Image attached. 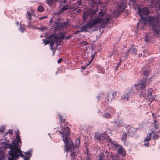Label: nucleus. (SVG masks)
Segmentation results:
<instances>
[{"label": "nucleus", "instance_id": "1", "mask_svg": "<svg viewBox=\"0 0 160 160\" xmlns=\"http://www.w3.org/2000/svg\"><path fill=\"white\" fill-rule=\"evenodd\" d=\"M16 137L17 140L12 141L11 144H8L9 141L7 140L5 148H10V150L8 152V160H16L19 156L24 158V160H29L31 156L32 150H30L28 152H23L24 154L22 153L20 150V146L19 145V143H21L19 134L20 132L19 130H17Z\"/></svg>", "mask_w": 160, "mask_h": 160}, {"label": "nucleus", "instance_id": "2", "mask_svg": "<svg viewBox=\"0 0 160 160\" xmlns=\"http://www.w3.org/2000/svg\"><path fill=\"white\" fill-rule=\"evenodd\" d=\"M138 12L140 16L141 20L139 23H137L138 27H139L140 25L145 26L147 21L149 27L152 29L154 33L159 34L160 32V14L156 17L149 16L147 19L146 17L143 15L147 16L149 14V12L147 8H139Z\"/></svg>", "mask_w": 160, "mask_h": 160}, {"label": "nucleus", "instance_id": "3", "mask_svg": "<svg viewBox=\"0 0 160 160\" xmlns=\"http://www.w3.org/2000/svg\"><path fill=\"white\" fill-rule=\"evenodd\" d=\"M112 16L106 12L104 10L100 9L98 12V16H96L93 19L83 26L82 28V31L88 32V29L92 28L96 25L103 27L111 21Z\"/></svg>", "mask_w": 160, "mask_h": 160}, {"label": "nucleus", "instance_id": "4", "mask_svg": "<svg viewBox=\"0 0 160 160\" xmlns=\"http://www.w3.org/2000/svg\"><path fill=\"white\" fill-rule=\"evenodd\" d=\"M62 130L59 131V132L61 135L63 137V141L65 143V149L68 152H70V155L73 158H75V153L74 152V148L78 147L80 143V140L76 139L75 141L74 145L71 140H68V137L69 135V128L68 127L65 128L61 127Z\"/></svg>", "mask_w": 160, "mask_h": 160}, {"label": "nucleus", "instance_id": "5", "mask_svg": "<svg viewBox=\"0 0 160 160\" xmlns=\"http://www.w3.org/2000/svg\"><path fill=\"white\" fill-rule=\"evenodd\" d=\"M152 78L151 77V78L148 79L147 80H150L152 79ZM147 82V80L145 81L140 82L138 84H135L131 87V91L133 93H137L139 89L140 92V96L149 99L150 102L152 103L154 100L155 96H152V93L151 92H149L146 93V91L144 90L145 87V84Z\"/></svg>", "mask_w": 160, "mask_h": 160}, {"label": "nucleus", "instance_id": "6", "mask_svg": "<svg viewBox=\"0 0 160 160\" xmlns=\"http://www.w3.org/2000/svg\"><path fill=\"white\" fill-rule=\"evenodd\" d=\"M64 35L62 33L58 34H53L49 36L48 38L50 40V43H54L56 42L57 46L59 45L60 42L64 38Z\"/></svg>", "mask_w": 160, "mask_h": 160}, {"label": "nucleus", "instance_id": "7", "mask_svg": "<svg viewBox=\"0 0 160 160\" xmlns=\"http://www.w3.org/2000/svg\"><path fill=\"white\" fill-rule=\"evenodd\" d=\"M126 1H121L118 5V7L113 9L112 12V15L113 17H117L119 13L122 12L126 7Z\"/></svg>", "mask_w": 160, "mask_h": 160}, {"label": "nucleus", "instance_id": "8", "mask_svg": "<svg viewBox=\"0 0 160 160\" xmlns=\"http://www.w3.org/2000/svg\"><path fill=\"white\" fill-rule=\"evenodd\" d=\"M112 146L111 147L112 148L118 150V155L120 158H122L126 154V152L124 148L121 146L119 144L117 143V142L111 143Z\"/></svg>", "mask_w": 160, "mask_h": 160}, {"label": "nucleus", "instance_id": "9", "mask_svg": "<svg viewBox=\"0 0 160 160\" xmlns=\"http://www.w3.org/2000/svg\"><path fill=\"white\" fill-rule=\"evenodd\" d=\"M97 12V10L95 8L94 9L90 8L85 10L83 14V20L85 21L87 18L92 17L96 14Z\"/></svg>", "mask_w": 160, "mask_h": 160}, {"label": "nucleus", "instance_id": "10", "mask_svg": "<svg viewBox=\"0 0 160 160\" xmlns=\"http://www.w3.org/2000/svg\"><path fill=\"white\" fill-rule=\"evenodd\" d=\"M102 139L106 140L108 141V145L109 147H111L112 146V143H111V142L112 143V142H116L112 141L109 137L106 134H102Z\"/></svg>", "mask_w": 160, "mask_h": 160}, {"label": "nucleus", "instance_id": "11", "mask_svg": "<svg viewBox=\"0 0 160 160\" xmlns=\"http://www.w3.org/2000/svg\"><path fill=\"white\" fill-rule=\"evenodd\" d=\"M115 92H109L108 93L107 97L106 98V100L108 102H111L113 99L114 97L116 95Z\"/></svg>", "mask_w": 160, "mask_h": 160}, {"label": "nucleus", "instance_id": "12", "mask_svg": "<svg viewBox=\"0 0 160 160\" xmlns=\"http://www.w3.org/2000/svg\"><path fill=\"white\" fill-rule=\"evenodd\" d=\"M33 13V11L32 10L31 11V13H30L28 11L27 12V13L26 14V17L27 18L28 20V23L29 24L30 23V21L32 20V19L31 18L32 15Z\"/></svg>", "mask_w": 160, "mask_h": 160}, {"label": "nucleus", "instance_id": "13", "mask_svg": "<svg viewBox=\"0 0 160 160\" xmlns=\"http://www.w3.org/2000/svg\"><path fill=\"white\" fill-rule=\"evenodd\" d=\"M53 27L54 29L56 30L57 29L60 30L62 29L61 26V23L59 21H57L55 22L54 24Z\"/></svg>", "mask_w": 160, "mask_h": 160}, {"label": "nucleus", "instance_id": "14", "mask_svg": "<svg viewBox=\"0 0 160 160\" xmlns=\"http://www.w3.org/2000/svg\"><path fill=\"white\" fill-rule=\"evenodd\" d=\"M58 0H47L46 2L50 6L54 7L55 5V2Z\"/></svg>", "mask_w": 160, "mask_h": 160}, {"label": "nucleus", "instance_id": "15", "mask_svg": "<svg viewBox=\"0 0 160 160\" xmlns=\"http://www.w3.org/2000/svg\"><path fill=\"white\" fill-rule=\"evenodd\" d=\"M109 152V154H108V155H109L108 156L110 157H109V159L111 160H119L121 158L120 157H118L117 155H115L113 156L112 155H111L110 152Z\"/></svg>", "mask_w": 160, "mask_h": 160}, {"label": "nucleus", "instance_id": "16", "mask_svg": "<svg viewBox=\"0 0 160 160\" xmlns=\"http://www.w3.org/2000/svg\"><path fill=\"white\" fill-rule=\"evenodd\" d=\"M130 51L131 53L133 54H136L137 51L135 48H132L128 50L127 52L126 53V56H127L128 55L129 52Z\"/></svg>", "mask_w": 160, "mask_h": 160}, {"label": "nucleus", "instance_id": "17", "mask_svg": "<svg viewBox=\"0 0 160 160\" xmlns=\"http://www.w3.org/2000/svg\"><path fill=\"white\" fill-rule=\"evenodd\" d=\"M71 8V7L68 5H66L65 6H63L61 9V11L59 13H58V14L60 13L61 12H64L68 9L70 8Z\"/></svg>", "mask_w": 160, "mask_h": 160}, {"label": "nucleus", "instance_id": "18", "mask_svg": "<svg viewBox=\"0 0 160 160\" xmlns=\"http://www.w3.org/2000/svg\"><path fill=\"white\" fill-rule=\"evenodd\" d=\"M150 134H149L148 136V135L147 136V137L144 140V145L145 147H147L148 145V140H150Z\"/></svg>", "mask_w": 160, "mask_h": 160}, {"label": "nucleus", "instance_id": "19", "mask_svg": "<svg viewBox=\"0 0 160 160\" xmlns=\"http://www.w3.org/2000/svg\"><path fill=\"white\" fill-rule=\"evenodd\" d=\"M130 95L129 93H126L121 96V99L128 100V99L130 97Z\"/></svg>", "mask_w": 160, "mask_h": 160}, {"label": "nucleus", "instance_id": "20", "mask_svg": "<svg viewBox=\"0 0 160 160\" xmlns=\"http://www.w3.org/2000/svg\"><path fill=\"white\" fill-rule=\"evenodd\" d=\"M142 72L145 75L148 76L149 73L148 70L145 68H143L142 69Z\"/></svg>", "mask_w": 160, "mask_h": 160}, {"label": "nucleus", "instance_id": "21", "mask_svg": "<svg viewBox=\"0 0 160 160\" xmlns=\"http://www.w3.org/2000/svg\"><path fill=\"white\" fill-rule=\"evenodd\" d=\"M92 1V3L94 6H96L97 7L98 6V4L100 5V3L98 0H89Z\"/></svg>", "mask_w": 160, "mask_h": 160}, {"label": "nucleus", "instance_id": "22", "mask_svg": "<svg viewBox=\"0 0 160 160\" xmlns=\"http://www.w3.org/2000/svg\"><path fill=\"white\" fill-rule=\"evenodd\" d=\"M111 114L107 112L105 113L103 115V117L106 118H108L111 117Z\"/></svg>", "mask_w": 160, "mask_h": 160}, {"label": "nucleus", "instance_id": "23", "mask_svg": "<svg viewBox=\"0 0 160 160\" xmlns=\"http://www.w3.org/2000/svg\"><path fill=\"white\" fill-rule=\"evenodd\" d=\"M153 134L155 135V136L153 137L154 139L157 138L158 137H160V132H155L153 133Z\"/></svg>", "mask_w": 160, "mask_h": 160}, {"label": "nucleus", "instance_id": "24", "mask_svg": "<svg viewBox=\"0 0 160 160\" xmlns=\"http://www.w3.org/2000/svg\"><path fill=\"white\" fill-rule=\"evenodd\" d=\"M68 23L66 22H64L62 23H61V26L62 29L65 28L66 27L68 26Z\"/></svg>", "mask_w": 160, "mask_h": 160}, {"label": "nucleus", "instance_id": "25", "mask_svg": "<svg viewBox=\"0 0 160 160\" xmlns=\"http://www.w3.org/2000/svg\"><path fill=\"white\" fill-rule=\"evenodd\" d=\"M102 134L99 135L98 134H95V139L97 140L100 141L101 139L102 138Z\"/></svg>", "mask_w": 160, "mask_h": 160}, {"label": "nucleus", "instance_id": "26", "mask_svg": "<svg viewBox=\"0 0 160 160\" xmlns=\"http://www.w3.org/2000/svg\"><path fill=\"white\" fill-rule=\"evenodd\" d=\"M54 43H50V48L51 49L52 51L53 52V54H54V53L55 52V51H56V49L55 48V47H54L53 46Z\"/></svg>", "mask_w": 160, "mask_h": 160}, {"label": "nucleus", "instance_id": "27", "mask_svg": "<svg viewBox=\"0 0 160 160\" xmlns=\"http://www.w3.org/2000/svg\"><path fill=\"white\" fill-rule=\"evenodd\" d=\"M38 10L39 12H42L44 11V8L43 6H39L38 7Z\"/></svg>", "mask_w": 160, "mask_h": 160}, {"label": "nucleus", "instance_id": "28", "mask_svg": "<svg viewBox=\"0 0 160 160\" xmlns=\"http://www.w3.org/2000/svg\"><path fill=\"white\" fill-rule=\"evenodd\" d=\"M127 138V135L126 133L123 134L122 136V140L124 141H125Z\"/></svg>", "mask_w": 160, "mask_h": 160}, {"label": "nucleus", "instance_id": "29", "mask_svg": "<svg viewBox=\"0 0 160 160\" xmlns=\"http://www.w3.org/2000/svg\"><path fill=\"white\" fill-rule=\"evenodd\" d=\"M43 42L44 43V45H46L50 43V40L48 41L45 39L44 40Z\"/></svg>", "mask_w": 160, "mask_h": 160}, {"label": "nucleus", "instance_id": "30", "mask_svg": "<svg viewBox=\"0 0 160 160\" xmlns=\"http://www.w3.org/2000/svg\"><path fill=\"white\" fill-rule=\"evenodd\" d=\"M47 27H42L40 29V30L42 31L43 32L45 30H46L47 29Z\"/></svg>", "mask_w": 160, "mask_h": 160}, {"label": "nucleus", "instance_id": "31", "mask_svg": "<svg viewBox=\"0 0 160 160\" xmlns=\"http://www.w3.org/2000/svg\"><path fill=\"white\" fill-rule=\"evenodd\" d=\"M8 133H9L11 135L13 134V131L11 129H9L8 131Z\"/></svg>", "mask_w": 160, "mask_h": 160}, {"label": "nucleus", "instance_id": "32", "mask_svg": "<svg viewBox=\"0 0 160 160\" xmlns=\"http://www.w3.org/2000/svg\"><path fill=\"white\" fill-rule=\"evenodd\" d=\"M5 130V128L4 127H2L0 128V132H3Z\"/></svg>", "mask_w": 160, "mask_h": 160}, {"label": "nucleus", "instance_id": "33", "mask_svg": "<svg viewBox=\"0 0 160 160\" xmlns=\"http://www.w3.org/2000/svg\"><path fill=\"white\" fill-rule=\"evenodd\" d=\"M81 2L80 0H78L77 1V3H76V4H78L79 5H81Z\"/></svg>", "mask_w": 160, "mask_h": 160}, {"label": "nucleus", "instance_id": "34", "mask_svg": "<svg viewBox=\"0 0 160 160\" xmlns=\"http://www.w3.org/2000/svg\"><path fill=\"white\" fill-rule=\"evenodd\" d=\"M46 18H47V16H44L43 17H40L39 18V20H41L44 19Z\"/></svg>", "mask_w": 160, "mask_h": 160}, {"label": "nucleus", "instance_id": "35", "mask_svg": "<svg viewBox=\"0 0 160 160\" xmlns=\"http://www.w3.org/2000/svg\"><path fill=\"white\" fill-rule=\"evenodd\" d=\"M149 38H148V35H146V37H145V41L146 42H148V41H149Z\"/></svg>", "mask_w": 160, "mask_h": 160}, {"label": "nucleus", "instance_id": "36", "mask_svg": "<svg viewBox=\"0 0 160 160\" xmlns=\"http://www.w3.org/2000/svg\"><path fill=\"white\" fill-rule=\"evenodd\" d=\"M20 31L22 32H23L24 31V29L23 28H22L21 27H20L19 29Z\"/></svg>", "mask_w": 160, "mask_h": 160}, {"label": "nucleus", "instance_id": "37", "mask_svg": "<svg viewBox=\"0 0 160 160\" xmlns=\"http://www.w3.org/2000/svg\"><path fill=\"white\" fill-rule=\"evenodd\" d=\"M153 118H154V120H153V121L154 122V123L155 124L156 123V122H157V121L156 119V117H153Z\"/></svg>", "mask_w": 160, "mask_h": 160}, {"label": "nucleus", "instance_id": "38", "mask_svg": "<svg viewBox=\"0 0 160 160\" xmlns=\"http://www.w3.org/2000/svg\"><path fill=\"white\" fill-rule=\"evenodd\" d=\"M62 61V59L61 58H60L59 59L58 61V63H60L61 62V61Z\"/></svg>", "mask_w": 160, "mask_h": 160}, {"label": "nucleus", "instance_id": "39", "mask_svg": "<svg viewBox=\"0 0 160 160\" xmlns=\"http://www.w3.org/2000/svg\"><path fill=\"white\" fill-rule=\"evenodd\" d=\"M93 59V57H92L91 58V61L88 64H87V66H88L90 64L91 62L92 61V60Z\"/></svg>", "mask_w": 160, "mask_h": 160}, {"label": "nucleus", "instance_id": "40", "mask_svg": "<svg viewBox=\"0 0 160 160\" xmlns=\"http://www.w3.org/2000/svg\"><path fill=\"white\" fill-rule=\"evenodd\" d=\"M0 160H4V157L3 156H1L0 158Z\"/></svg>", "mask_w": 160, "mask_h": 160}, {"label": "nucleus", "instance_id": "41", "mask_svg": "<svg viewBox=\"0 0 160 160\" xmlns=\"http://www.w3.org/2000/svg\"><path fill=\"white\" fill-rule=\"evenodd\" d=\"M59 118H60V119H61V121L62 122H64V121H65L64 120V119L63 120V121H62V118H62V117H61L60 115H59Z\"/></svg>", "mask_w": 160, "mask_h": 160}, {"label": "nucleus", "instance_id": "42", "mask_svg": "<svg viewBox=\"0 0 160 160\" xmlns=\"http://www.w3.org/2000/svg\"><path fill=\"white\" fill-rule=\"evenodd\" d=\"M131 2H132L133 3H134L135 2V0H130Z\"/></svg>", "mask_w": 160, "mask_h": 160}, {"label": "nucleus", "instance_id": "43", "mask_svg": "<svg viewBox=\"0 0 160 160\" xmlns=\"http://www.w3.org/2000/svg\"><path fill=\"white\" fill-rule=\"evenodd\" d=\"M87 66V65H86V66H85V67H83V66L82 67V69H83V70L85 69V68H86V67Z\"/></svg>", "mask_w": 160, "mask_h": 160}, {"label": "nucleus", "instance_id": "44", "mask_svg": "<svg viewBox=\"0 0 160 160\" xmlns=\"http://www.w3.org/2000/svg\"><path fill=\"white\" fill-rule=\"evenodd\" d=\"M152 116H153V117H154V113H152Z\"/></svg>", "mask_w": 160, "mask_h": 160}, {"label": "nucleus", "instance_id": "45", "mask_svg": "<svg viewBox=\"0 0 160 160\" xmlns=\"http://www.w3.org/2000/svg\"><path fill=\"white\" fill-rule=\"evenodd\" d=\"M74 8H78V5L75 7Z\"/></svg>", "mask_w": 160, "mask_h": 160}, {"label": "nucleus", "instance_id": "46", "mask_svg": "<svg viewBox=\"0 0 160 160\" xmlns=\"http://www.w3.org/2000/svg\"><path fill=\"white\" fill-rule=\"evenodd\" d=\"M120 65V63H119L118 64H117V65Z\"/></svg>", "mask_w": 160, "mask_h": 160}, {"label": "nucleus", "instance_id": "47", "mask_svg": "<svg viewBox=\"0 0 160 160\" xmlns=\"http://www.w3.org/2000/svg\"><path fill=\"white\" fill-rule=\"evenodd\" d=\"M102 7H103V8L104 9V8H106V6H102Z\"/></svg>", "mask_w": 160, "mask_h": 160}, {"label": "nucleus", "instance_id": "48", "mask_svg": "<svg viewBox=\"0 0 160 160\" xmlns=\"http://www.w3.org/2000/svg\"><path fill=\"white\" fill-rule=\"evenodd\" d=\"M18 22H17V23H16V24L17 25H18Z\"/></svg>", "mask_w": 160, "mask_h": 160}, {"label": "nucleus", "instance_id": "49", "mask_svg": "<svg viewBox=\"0 0 160 160\" xmlns=\"http://www.w3.org/2000/svg\"><path fill=\"white\" fill-rule=\"evenodd\" d=\"M159 8H160V4H159Z\"/></svg>", "mask_w": 160, "mask_h": 160}, {"label": "nucleus", "instance_id": "50", "mask_svg": "<svg viewBox=\"0 0 160 160\" xmlns=\"http://www.w3.org/2000/svg\"><path fill=\"white\" fill-rule=\"evenodd\" d=\"M8 132H7V133H6V134H8Z\"/></svg>", "mask_w": 160, "mask_h": 160}, {"label": "nucleus", "instance_id": "51", "mask_svg": "<svg viewBox=\"0 0 160 160\" xmlns=\"http://www.w3.org/2000/svg\"><path fill=\"white\" fill-rule=\"evenodd\" d=\"M2 143H3V144H4V142H2Z\"/></svg>", "mask_w": 160, "mask_h": 160}, {"label": "nucleus", "instance_id": "52", "mask_svg": "<svg viewBox=\"0 0 160 160\" xmlns=\"http://www.w3.org/2000/svg\"><path fill=\"white\" fill-rule=\"evenodd\" d=\"M90 160V159H88V160Z\"/></svg>", "mask_w": 160, "mask_h": 160}]
</instances>
